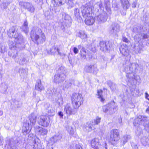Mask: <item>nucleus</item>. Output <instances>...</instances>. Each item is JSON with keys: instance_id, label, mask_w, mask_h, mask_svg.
<instances>
[{"instance_id": "nucleus-63", "label": "nucleus", "mask_w": 149, "mask_h": 149, "mask_svg": "<svg viewBox=\"0 0 149 149\" xmlns=\"http://www.w3.org/2000/svg\"><path fill=\"white\" fill-rule=\"evenodd\" d=\"M3 111H2L0 110V116H2L3 115Z\"/></svg>"}, {"instance_id": "nucleus-44", "label": "nucleus", "mask_w": 149, "mask_h": 149, "mask_svg": "<svg viewBox=\"0 0 149 149\" xmlns=\"http://www.w3.org/2000/svg\"><path fill=\"white\" fill-rule=\"evenodd\" d=\"M148 38V36L146 34L141 33L137 38V39H136L138 41H139L141 39L144 40Z\"/></svg>"}, {"instance_id": "nucleus-30", "label": "nucleus", "mask_w": 149, "mask_h": 149, "mask_svg": "<svg viewBox=\"0 0 149 149\" xmlns=\"http://www.w3.org/2000/svg\"><path fill=\"white\" fill-rule=\"evenodd\" d=\"M76 36L77 37L82 39L86 38L87 37V35L85 31L82 30H79L77 32Z\"/></svg>"}, {"instance_id": "nucleus-48", "label": "nucleus", "mask_w": 149, "mask_h": 149, "mask_svg": "<svg viewBox=\"0 0 149 149\" xmlns=\"http://www.w3.org/2000/svg\"><path fill=\"white\" fill-rule=\"evenodd\" d=\"M102 6V3L101 2L99 1L97 2L96 3L94 6V7H95L98 10L100 8H101Z\"/></svg>"}, {"instance_id": "nucleus-42", "label": "nucleus", "mask_w": 149, "mask_h": 149, "mask_svg": "<svg viewBox=\"0 0 149 149\" xmlns=\"http://www.w3.org/2000/svg\"><path fill=\"white\" fill-rule=\"evenodd\" d=\"M40 141L38 138H36L34 139L33 141L34 149H38V145L40 144Z\"/></svg>"}, {"instance_id": "nucleus-18", "label": "nucleus", "mask_w": 149, "mask_h": 149, "mask_svg": "<svg viewBox=\"0 0 149 149\" xmlns=\"http://www.w3.org/2000/svg\"><path fill=\"white\" fill-rule=\"evenodd\" d=\"M120 29V25L118 24H114L112 26L110 33L114 36L117 37Z\"/></svg>"}, {"instance_id": "nucleus-49", "label": "nucleus", "mask_w": 149, "mask_h": 149, "mask_svg": "<svg viewBox=\"0 0 149 149\" xmlns=\"http://www.w3.org/2000/svg\"><path fill=\"white\" fill-rule=\"evenodd\" d=\"M135 133L137 136H140L142 133V129L140 127H138L135 131Z\"/></svg>"}, {"instance_id": "nucleus-9", "label": "nucleus", "mask_w": 149, "mask_h": 149, "mask_svg": "<svg viewBox=\"0 0 149 149\" xmlns=\"http://www.w3.org/2000/svg\"><path fill=\"white\" fill-rule=\"evenodd\" d=\"M120 138V133L118 130L113 129L110 131V140L112 144L116 143Z\"/></svg>"}, {"instance_id": "nucleus-22", "label": "nucleus", "mask_w": 149, "mask_h": 149, "mask_svg": "<svg viewBox=\"0 0 149 149\" xmlns=\"http://www.w3.org/2000/svg\"><path fill=\"white\" fill-rule=\"evenodd\" d=\"M50 54L52 55H54L56 52H57L58 54L61 56H65V54H62L60 52V49L56 46H54L52 47L50 50Z\"/></svg>"}, {"instance_id": "nucleus-15", "label": "nucleus", "mask_w": 149, "mask_h": 149, "mask_svg": "<svg viewBox=\"0 0 149 149\" xmlns=\"http://www.w3.org/2000/svg\"><path fill=\"white\" fill-rule=\"evenodd\" d=\"M34 131L36 134L42 136L47 134L48 130L44 128L37 126L34 127Z\"/></svg>"}, {"instance_id": "nucleus-17", "label": "nucleus", "mask_w": 149, "mask_h": 149, "mask_svg": "<svg viewBox=\"0 0 149 149\" xmlns=\"http://www.w3.org/2000/svg\"><path fill=\"white\" fill-rule=\"evenodd\" d=\"M143 30V27L142 26H135L132 30L133 34L134 35L135 39H137V38L141 33Z\"/></svg>"}, {"instance_id": "nucleus-23", "label": "nucleus", "mask_w": 149, "mask_h": 149, "mask_svg": "<svg viewBox=\"0 0 149 149\" xmlns=\"http://www.w3.org/2000/svg\"><path fill=\"white\" fill-rule=\"evenodd\" d=\"M32 125L29 124V122H25L23 124V132L26 133H29L31 129Z\"/></svg>"}, {"instance_id": "nucleus-11", "label": "nucleus", "mask_w": 149, "mask_h": 149, "mask_svg": "<svg viewBox=\"0 0 149 149\" xmlns=\"http://www.w3.org/2000/svg\"><path fill=\"white\" fill-rule=\"evenodd\" d=\"M112 43L110 41H102L100 42V49L101 50L104 52L109 51L112 47Z\"/></svg>"}, {"instance_id": "nucleus-59", "label": "nucleus", "mask_w": 149, "mask_h": 149, "mask_svg": "<svg viewBox=\"0 0 149 149\" xmlns=\"http://www.w3.org/2000/svg\"><path fill=\"white\" fill-rule=\"evenodd\" d=\"M122 40L123 41L126 42L127 43L129 41L125 37H123Z\"/></svg>"}, {"instance_id": "nucleus-27", "label": "nucleus", "mask_w": 149, "mask_h": 149, "mask_svg": "<svg viewBox=\"0 0 149 149\" xmlns=\"http://www.w3.org/2000/svg\"><path fill=\"white\" fill-rule=\"evenodd\" d=\"M70 149H82L77 141H73L71 144Z\"/></svg>"}, {"instance_id": "nucleus-56", "label": "nucleus", "mask_w": 149, "mask_h": 149, "mask_svg": "<svg viewBox=\"0 0 149 149\" xmlns=\"http://www.w3.org/2000/svg\"><path fill=\"white\" fill-rule=\"evenodd\" d=\"M137 3V0H135L132 4V7L133 8H135L136 7V5Z\"/></svg>"}, {"instance_id": "nucleus-8", "label": "nucleus", "mask_w": 149, "mask_h": 149, "mask_svg": "<svg viewBox=\"0 0 149 149\" xmlns=\"http://www.w3.org/2000/svg\"><path fill=\"white\" fill-rule=\"evenodd\" d=\"M103 111L105 113L112 114L114 113L117 109V106L115 104L114 101H111L102 107Z\"/></svg>"}, {"instance_id": "nucleus-13", "label": "nucleus", "mask_w": 149, "mask_h": 149, "mask_svg": "<svg viewBox=\"0 0 149 149\" xmlns=\"http://www.w3.org/2000/svg\"><path fill=\"white\" fill-rule=\"evenodd\" d=\"M38 123L39 125L46 127L49 125V119L45 116H41L39 117Z\"/></svg>"}, {"instance_id": "nucleus-21", "label": "nucleus", "mask_w": 149, "mask_h": 149, "mask_svg": "<svg viewBox=\"0 0 149 149\" xmlns=\"http://www.w3.org/2000/svg\"><path fill=\"white\" fill-rule=\"evenodd\" d=\"M74 83V80L72 79L66 80L63 85V89H68Z\"/></svg>"}, {"instance_id": "nucleus-16", "label": "nucleus", "mask_w": 149, "mask_h": 149, "mask_svg": "<svg viewBox=\"0 0 149 149\" xmlns=\"http://www.w3.org/2000/svg\"><path fill=\"white\" fill-rule=\"evenodd\" d=\"M107 18V14L104 11L96 17V20L100 23L105 22Z\"/></svg>"}, {"instance_id": "nucleus-5", "label": "nucleus", "mask_w": 149, "mask_h": 149, "mask_svg": "<svg viewBox=\"0 0 149 149\" xmlns=\"http://www.w3.org/2000/svg\"><path fill=\"white\" fill-rule=\"evenodd\" d=\"M8 55L14 59L16 62L19 63L20 65L25 64L27 62L24 55L22 54H17L16 52H15V53H11L9 52L8 53Z\"/></svg>"}, {"instance_id": "nucleus-38", "label": "nucleus", "mask_w": 149, "mask_h": 149, "mask_svg": "<svg viewBox=\"0 0 149 149\" xmlns=\"http://www.w3.org/2000/svg\"><path fill=\"white\" fill-rule=\"evenodd\" d=\"M142 116L140 115L138 116L134 119L133 123L134 125H136V124L140 125L142 124L141 119V118H142Z\"/></svg>"}, {"instance_id": "nucleus-1", "label": "nucleus", "mask_w": 149, "mask_h": 149, "mask_svg": "<svg viewBox=\"0 0 149 149\" xmlns=\"http://www.w3.org/2000/svg\"><path fill=\"white\" fill-rule=\"evenodd\" d=\"M32 41L38 45L45 41L46 37L42 30L37 27H33L31 33Z\"/></svg>"}, {"instance_id": "nucleus-24", "label": "nucleus", "mask_w": 149, "mask_h": 149, "mask_svg": "<svg viewBox=\"0 0 149 149\" xmlns=\"http://www.w3.org/2000/svg\"><path fill=\"white\" fill-rule=\"evenodd\" d=\"M52 3L54 7L60 6L65 3L66 0H51Z\"/></svg>"}, {"instance_id": "nucleus-32", "label": "nucleus", "mask_w": 149, "mask_h": 149, "mask_svg": "<svg viewBox=\"0 0 149 149\" xmlns=\"http://www.w3.org/2000/svg\"><path fill=\"white\" fill-rule=\"evenodd\" d=\"M122 6L123 8L125 10H127L129 8L130 4L127 0H120Z\"/></svg>"}, {"instance_id": "nucleus-54", "label": "nucleus", "mask_w": 149, "mask_h": 149, "mask_svg": "<svg viewBox=\"0 0 149 149\" xmlns=\"http://www.w3.org/2000/svg\"><path fill=\"white\" fill-rule=\"evenodd\" d=\"M68 4L69 7L71 8H72L74 6V0H68Z\"/></svg>"}, {"instance_id": "nucleus-62", "label": "nucleus", "mask_w": 149, "mask_h": 149, "mask_svg": "<svg viewBox=\"0 0 149 149\" xmlns=\"http://www.w3.org/2000/svg\"><path fill=\"white\" fill-rule=\"evenodd\" d=\"M78 47L79 49H81V50L82 49V47H84L82 46L81 45H78Z\"/></svg>"}, {"instance_id": "nucleus-37", "label": "nucleus", "mask_w": 149, "mask_h": 149, "mask_svg": "<svg viewBox=\"0 0 149 149\" xmlns=\"http://www.w3.org/2000/svg\"><path fill=\"white\" fill-rule=\"evenodd\" d=\"M103 91L101 89L97 90V97L99 99L100 101L103 102L104 100V99L103 98L102 95Z\"/></svg>"}, {"instance_id": "nucleus-50", "label": "nucleus", "mask_w": 149, "mask_h": 149, "mask_svg": "<svg viewBox=\"0 0 149 149\" xmlns=\"http://www.w3.org/2000/svg\"><path fill=\"white\" fill-rule=\"evenodd\" d=\"M6 51V48L3 45L0 43V52L3 53Z\"/></svg>"}, {"instance_id": "nucleus-26", "label": "nucleus", "mask_w": 149, "mask_h": 149, "mask_svg": "<svg viewBox=\"0 0 149 149\" xmlns=\"http://www.w3.org/2000/svg\"><path fill=\"white\" fill-rule=\"evenodd\" d=\"M46 109L47 112L48 113V115L53 116L54 115V111L51 107L49 103H46L44 105Z\"/></svg>"}, {"instance_id": "nucleus-20", "label": "nucleus", "mask_w": 149, "mask_h": 149, "mask_svg": "<svg viewBox=\"0 0 149 149\" xmlns=\"http://www.w3.org/2000/svg\"><path fill=\"white\" fill-rule=\"evenodd\" d=\"M120 53L124 56H127L129 54V50L127 46L125 44H123L120 48Z\"/></svg>"}, {"instance_id": "nucleus-64", "label": "nucleus", "mask_w": 149, "mask_h": 149, "mask_svg": "<svg viewBox=\"0 0 149 149\" xmlns=\"http://www.w3.org/2000/svg\"><path fill=\"white\" fill-rule=\"evenodd\" d=\"M104 147H105V149H108V148H107V144L106 143H105V145Z\"/></svg>"}, {"instance_id": "nucleus-34", "label": "nucleus", "mask_w": 149, "mask_h": 149, "mask_svg": "<svg viewBox=\"0 0 149 149\" xmlns=\"http://www.w3.org/2000/svg\"><path fill=\"white\" fill-rule=\"evenodd\" d=\"M28 22L26 20L25 21L22 27V31L24 32L26 34H27L29 31V28L28 26Z\"/></svg>"}, {"instance_id": "nucleus-28", "label": "nucleus", "mask_w": 149, "mask_h": 149, "mask_svg": "<svg viewBox=\"0 0 149 149\" xmlns=\"http://www.w3.org/2000/svg\"><path fill=\"white\" fill-rule=\"evenodd\" d=\"M61 138V134L60 133H58L51 138L50 140L52 142L54 143L60 140Z\"/></svg>"}, {"instance_id": "nucleus-58", "label": "nucleus", "mask_w": 149, "mask_h": 149, "mask_svg": "<svg viewBox=\"0 0 149 149\" xmlns=\"http://www.w3.org/2000/svg\"><path fill=\"white\" fill-rule=\"evenodd\" d=\"M58 115L59 116L60 118H63V112L61 111H60L58 113Z\"/></svg>"}, {"instance_id": "nucleus-10", "label": "nucleus", "mask_w": 149, "mask_h": 149, "mask_svg": "<svg viewBox=\"0 0 149 149\" xmlns=\"http://www.w3.org/2000/svg\"><path fill=\"white\" fill-rule=\"evenodd\" d=\"M71 107L70 104H67L64 106V111L69 116L74 115L77 111L78 108L74 106Z\"/></svg>"}, {"instance_id": "nucleus-4", "label": "nucleus", "mask_w": 149, "mask_h": 149, "mask_svg": "<svg viewBox=\"0 0 149 149\" xmlns=\"http://www.w3.org/2000/svg\"><path fill=\"white\" fill-rule=\"evenodd\" d=\"M58 73L54 75L52 79L53 82L59 84H61L65 79L66 76L64 66L60 67L57 70Z\"/></svg>"}, {"instance_id": "nucleus-60", "label": "nucleus", "mask_w": 149, "mask_h": 149, "mask_svg": "<svg viewBox=\"0 0 149 149\" xmlns=\"http://www.w3.org/2000/svg\"><path fill=\"white\" fill-rule=\"evenodd\" d=\"M145 95L146 98L149 100V98H148V97H149V95L146 92L145 93Z\"/></svg>"}, {"instance_id": "nucleus-47", "label": "nucleus", "mask_w": 149, "mask_h": 149, "mask_svg": "<svg viewBox=\"0 0 149 149\" xmlns=\"http://www.w3.org/2000/svg\"><path fill=\"white\" fill-rule=\"evenodd\" d=\"M143 48V46L142 45H139L137 47L135 46V51L136 54L141 53V51Z\"/></svg>"}, {"instance_id": "nucleus-51", "label": "nucleus", "mask_w": 149, "mask_h": 149, "mask_svg": "<svg viewBox=\"0 0 149 149\" xmlns=\"http://www.w3.org/2000/svg\"><path fill=\"white\" fill-rule=\"evenodd\" d=\"M143 21L145 24L149 26V16H144Z\"/></svg>"}, {"instance_id": "nucleus-43", "label": "nucleus", "mask_w": 149, "mask_h": 149, "mask_svg": "<svg viewBox=\"0 0 149 149\" xmlns=\"http://www.w3.org/2000/svg\"><path fill=\"white\" fill-rule=\"evenodd\" d=\"M92 124L91 121L87 123L86 125V127H85V128L88 131H91L92 130L93 128L94 127V126Z\"/></svg>"}, {"instance_id": "nucleus-7", "label": "nucleus", "mask_w": 149, "mask_h": 149, "mask_svg": "<svg viewBox=\"0 0 149 149\" xmlns=\"http://www.w3.org/2000/svg\"><path fill=\"white\" fill-rule=\"evenodd\" d=\"M139 65L136 63H131L127 61L123 65L124 71H130L133 72H136L138 70Z\"/></svg>"}, {"instance_id": "nucleus-40", "label": "nucleus", "mask_w": 149, "mask_h": 149, "mask_svg": "<svg viewBox=\"0 0 149 149\" xmlns=\"http://www.w3.org/2000/svg\"><path fill=\"white\" fill-rule=\"evenodd\" d=\"M86 50L84 47H82V49L80 50V54L82 58L84 59L86 58Z\"/></svg>"}, {"instance_id": "nucleus-61", "label": "nucleus", "mask_w": 149, "mask_h": 149, "mask_svg": "<svg viewBox=\"0 0 149 149\" xmlns=\"http://www.w3.org/2000/svg\"><path fill=\"white\" fill-rule=\"evenodd\" d=\"M146 112L149 114V107H148L146 110Z\"/></svg>"}, {"instance_id": "nucleus-35", "label": "nucleus", "mask_w": 149, "mask_h": 149, "mask_svg": "<svg viewBox=\"0 0 149 149\" xmlns=\"http://www.w3.org/2000/svg\"><path fill=\"white\" fill-rule=\"evenodd\" d=\"M126 73V77L128 79V81H130L135 78V74L136 72H131L130 71H125Z\"/></svg>"}, {"instance_id": "nucleus-12", "label": "nucleus", "mask_w": 149, "mask_h": 149, "mask_svg": "<svg viewBox=\"0 0 149 149\" xmlns=\"http://www.w3.org/2000/svg\"><path fill=\"white\" fill-rule=\"evenodd\" d=\"M19 5L31 13H33L34 12L35 8L33 5L30 3L21 1L19 3Z\"/></svg>"}, {"instance_id": "nucleus-36", "label": "nucleus", "mask_w": 149, "mask_h": 149, "mask_svg": "<svg viewBox=\"0 0 149 149\" xmlns=\"http://www.w3.org/2000/svg\"><path fill=\"white\" fill-rule=\"evenodd\" d=\"M107 84L110 87L112 91H115L117 89V86L116 85L113 83L111 81H107Z\"/></svg>"}, {"instance_id": "nucleus-39", "label": "nucleus", "mask_w": 149, "mask_h": 149, "mask_svg": "<svg viewBox=\"0 0 149 149\" xmlns=\"http://www.w3.org/2000/svg\"><path fill=\"white\" fill-rule=\"evenodd\" d=\"M17 45L15 42H13L12 41L9 40L8 42V45L9 48L11 49L15 50L17 47Z\"/></svg>"}, {"instance_id": "nucleus-25", "label": "nucleus", "mask_w": 149, "mask_h": 149, "mask_svg": "<svg viewBox=\"0 0 149 149\" xmlns=\"http://www.w3.org/2000/svg\"><path fill=\"white\" fill-rule=\"evenodd\" d=\"M37 116L34 113H32L29 116V118L30 122V124L32 127L34 126L36 121Z\"/></svg>"}, {"instance_id": "nucleus-14", "label": "nucleus", "mask_w": 149, "mask_h": 149, "mask_svg": "<svg viewBox=\"0 0 149 149\" xmlns=\"http://www.w3.org/2000/svg\"><path fill=\"white\" fill-rule=\"evenodd\" d=\"M84 70L87 72L93 73L94 74H96L97 72L96 65L92 64L86 65L85 66Z\"/></svg>"}, {"instance_id": "nucleus-33", "label": "nucleus", "mask_w": 149, "mask_h": 149, "mask_svg": "<svg viewBox=\"0 0 149 149\" xmlns=\"http://www.w3.org/2000/svg\"><path fill=\"white\" fill-rule=\"evenodd\" d=\"M62 17L63 20V22L61 21L62 23H68V22H69V20L70 19L69 16L65 13H62Z\"/></svg>"}, {"instance_id": "nucleus-41", "label": "nucleus", "mask_w": 149, "mask_h": 149, "mask_svg": "<svg viewBox=\"0 0 149 149\" xmlns=\"http://www.w3.org/2000/svg\"><path fill=\"white\" fill-rule=\"evenodd\" d=\"M19 72L20 76L22 77H24L27 74V71L25 69L23 68L19 69Z\"/></svg>"}, {"instance_id": "nucleus-2", "label": "nucleus", "mask_w": 149, "mask_h": 149, "mask_svg": "<svg viewBox=\"0 0 149 149\" xmlns=\"http://www.w3.org/2000/svg\"><path fill=\"white\" fill-rule=\"evenodd\" d=\"M82 7L83 9L81 10V12L83 17H86L85 21L86 24L88 25L93 24L95 20L92 16H90L92 10V7L87 4Z\"/></svg>"}, {"instance_id": "nucleus-3", "label": "nucleus", "mask_w": 149, "mask_h": 149, "mask_svg": "<svg viewBox=\"0 0 149 149\" xmlns=\"http://www.w3.org/2000/svg\"><path fill=\"white\" fill-rule=\"evenodd\" d=\"M18 28L16 26L11 27L8 31V34L10 38H15L17 44H21L24 41L22 35L17 33Z\"/></svg>"}, {"instance_id": "nucleus-19", "label": "nucleus", "mask_w": 149, "mask_h": 149, "mask_svg": "<svg viewBox=\"0 0 149 149\" xmlns=\"http://www.w3.org/2000/svg\"><path fill=\"white\" fill-rule=\"evenodd\" d=\"M92 147L95 149H100L101 145L99 141V140L97 138L93 139L91 141Z\"/></svg>"}, {"instance_id": "nucleus-46", "label": "nucleus", "mask_w": 149, "mask_h": 149, "mask_svg": "<svg viewBox=\"0 0 149 149\" xmlns=\"http://www.w3.org/2000/svg\"><path fill=\"white\" fill-rule=\"evenodd\" d=\"M101 120V118L98 116H97L96 118L94 119L92 122V123L93 125L94 126L95 125L98 124L100 122Z\"/></svg>"}, {"instance_id": "nucleus-53", "label": "nucleus", "mask_w": 149, "mask_h": 149, "mask_svg": "<svg viewBox=\"0 0 149 149\" xmlns=\"http://www.w3.org/2000/svg\"><path fill=\"white\" fill-rule=\"evenodd\" d=\"M75 16L77 18L79 16V11L78 9L75 8L74 11Z\"/></svg>"}, {"instance_id": "nucleus-55", "label": "nucleus", "mask_w": 149, "mask_h": 149, "mask_svg": "<svg viewBox=\"0 0 149 149\" xmlns=\"http://www.w3.org/2000/svg\"><path fill=\"white\" fill-rule=\"evenodd\" d=\"M131 145L134 149H138L137 145L135 143L132 142L131 143Z\"/></svg>"}, {"instance_id": "nucleus-57", "label": "nucleus", "mask_w": 149, "mask_h": 149, "mask_svg": "<svg viewBox=\"0 0 149 149\" xmlns=\"http://www.w3.org/2000/svg\"><path fill=\"white\" fill-rule=\"evenodd\" d=\"M73 51L74 53L75 54H77L78 53L79 50L76 47H74L73 49Z\"/></svg>"}, {"instance_id": "nucleus-52", "label": "nucleus", "mask_w": 149, "mask_h": 149, "mask_svg": "<svg viewBox=\"0 0 149 149\" xmlns=\"http://www.w3.org/2000/svg\"><path fill=\"white\" fill-rule=\"evenodd\" d=\"M148 119V117L145 116H142V118H141L142 123V124L144 125L145 126V125H146V124H148L149 123V121H148V124L146 123L145 125L143 123V122H146V121H147V120Z\"/></svg>"}, {"instance_id": "nucleus-29", "label": "nucleus", "mask_w": 149, "mask_h": 149, "mask_svg": "<svg viewBox=\"0 0 149 149\" xmlns=\"http://www.w3.org/2000/svg\"><path fill=\"white\" fill-rule=\"evenodd\" d=\"M35 88L37 91H40L43 89L44 87L41 84V80L39 79L37 80L35 85Z\"/></svg>"}, {"instance_id": "nucleus-31", "label": "nucleus", "mask_w": 149, "mask_h": 149, "mask_svg": "<svg viewBox=\"0 0 149 149\" xmlns=\"http://www.w3.org/2000/svg\"><path fill=\"white\" fill-rule=\"evenodd\" d=\"M131 138V136L130 135H125L122 138L121 141V145L124 146L128 140Z\"/></svg>"}, {"instance_id": "nucleus-6", "label": "nucleus", "mask_w": 149, "mask_h": 149, "mask_svg": "<svg viewBox=\"0 0 149 149\" xmlns=\"http://www.w3.org/2000/svg\"><path fill=\"white\" fill-rule=\"evenodd\" d=\"M83 98L82 95L80 93H74L71 96L72 103V106H74L77 108L83 104Z\"/></svg>"}, {"instance_id": "nucleus-45", "label": "nucleus", "mask_w": 149, "mask_h": 149, "mask_svg": "<svg viewBox=\"0 0 149 149\" xmlns=\"http://www.w3.org/2000/svg\"><path fill=\"white\" fill-rule=\"evenodd\" d=\"M66 128L68 133L71 135L74 136V132L73 128L71 126L68 125L66 127Z\"/></svg>"}]
</instances>
